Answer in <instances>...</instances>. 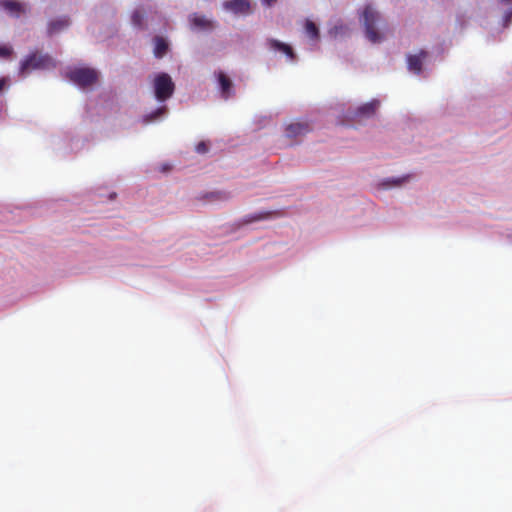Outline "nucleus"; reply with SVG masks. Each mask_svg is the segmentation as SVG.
<instances>
[{
    "label": "nucleus",
    "mask_w": 512,
    "mask_h": 512,
    "mask_svg": "<svg viewBox=\"0 0 512 512\" xmlns=\"http://www.w3.org/2000/svg\"><path fill=\"white\" fill-rule=\"evenodd\" d=\"M187 21L189 29L196 34H209L218 27V22L214 18L207 17L199 12L190 13Z\"/></svg>",
    "instance_id": "nucleus-10"
},
{
    "label": "nucleus",
    "mask_w": 512,
    "mask_h": 512,
    "mask_svg": "<svg viewBox=\"0 0 512 512\" xmlns=\"http://www.w3.org/2000/svg\"><path fill=\"white\" fill-rule=\"evenodd\" d=\"M64 76L72 85L88 93L99 85L101 73L87 64H77L67 66Z\"/></svg>",
    "instance_id": "nucleus-2"
},
{
    "label": "nucleus",
    "mask_w": 512,
    "mask_h": 512,
    "mask_svg": "<svg viewBox=\"0 0 512 512\" xmlns=\"http://www.w3.org/2000/svg\"><path fill=\"white\" fill-rule=\"evenodd\" d=\"M491 17L497 20L498 27L490 32L495 37V32L500 34L512 24V0H495L491 9Z\"/></svg>",
    "instance_id": "nucleus-8"
},
{
    "label": "nucleus",
    "mask_w": 512,
    "mask_h": 512,
    "mask_svg": "<svg viewBox=\"0 0 512 512\" xmlns=\"http://www.w3.org/2000/svg\"><path fill=\"white\" fill-rule=\"evenodd\" d=\"M381 102L378 98H372L368 102L361 103L357 107H349L344 111L345 118L349 120L370 119L380 108Z\"/></svg>",
    "instance_id": "nucleus-9"
},
{
    "label": "nucleus",
    "mask_w": 512,
    "mask_h": 512,
    "mask_svg": "<svg viewBox=\"0 0 512 512\" xmlns=\"http://www.w3.org/2000/svg\"><path fill=\"white\" fill-rule=\"evenodd\" d=\"M169 108L168 105L158 104L150 111L145 112L139 122L144 125H153L162 122L168 116Z\"/></svg>",
    "instance_id": "nucleus-19"
},
{
    "label": "nucleus",
    "mask_w": 512,
    "mask_h": 512,
    "mask_svg": "<svg viewBox=\"0 0 512 512\" xmlns=\"http://www.w3.org/2000/svg\"><path fill=\"white\" fill-rule=\"evenodd\" d=\"M510 243H512V235H508Z\"/></svg>",
    "instance_id": "nucleus-31"
},
{
    "label": "nucleus",
    "mask_w": 512,
    "mask_h": 512,
    "mask_svg": "<svg viewBox=\"0 0 512 512\" xmlns=\"http://www.w3.org/2000/svg\"><path fill=\"white\" fill-rule=\"evenodd\" d=\"M114 105V99L109 91L100 92L97 97H88L85 101L83 121L98 124L106 120Z\"/></svg>",
    "instance_id": "nucleus-3"
},
{
    "label": "nucleus",
    "mask_w": 512,
    "mask_h": 512,
    "mask_svg": "<svg viewBox=\"0 0 512 512\" xmlns=\"http://www.w3.org/2000/svg\"><path fill=\"white\" fill-rule=\"evenodd\" d=\"M91 135L84 133L83 126L60 130L49 136L48 145L58 157H67L80 152Z\"/></svg>",
    "instance_id": "nucleus-1"
},
{
    "label": "nucleus",
    "mask_w": 512,
    "mask_h": 512,
    "mask_svg": "<svg viewBox=\"0 0 512 512\" xmlns=\"http://www.w3.org/2000/svg\"><path fill=\"white\" fill-rule=\"evenodd\" d=\"M221 9L234 16H249L253 13L251 0H224L221 2Z\"/></svg>",
    "instance_id": "nucleus-16"
},
{
    "label": "nucleus",
    "mask_w": 512,
    "mask_h": 512,
    "mask_svg": "<svg viewBox=\"0 0 512 512\" xmlns=\"http://www.w3.org/2000/svg\"><path fill=\"white\" fill-rule=\"evenodd\" d=\"M72 18L68 14H61L48 19L46 23L45 36L52 39L72 26Z\"/></svg>",
    "instance_id": "nucleus-12"
},
{
    "label": "nucleus",
    "mask_w": 512,
    "mask_h": 512,
    "mask_svg": "<svg viewBox=\"0 0 512 512\" xmlns=\"http://www.w3.org/2000/svg\"><path fill=\"white\" fill-rule=\"evenodd\" d=\"M211 144L207 140H201L195 145V151L200 154L204 155L210 151Z\"/></svg>",
    "instance_id": "nucleus-27"
},
{
    "label": "nucleus",
    "mask_w": 512,
    "mask_h": 512,
    "mask_svg": "<svg viewBox=\"0 0 512 512\" xmlns=\"http://www.w3.org/2000/svg\"><path fill=\"white\" fill-rule=\"evenodd\" d=\"M173 168V165L169 162L161 163L159 166V171L163 174H168Z\"/></svg>",
    "instance_id": "nucleus-28"
},
{
    "label": "nucleus",
    "mask_w": 512,
    "mask_h": 512,
    "mask_svg": "<svg viewBox=\"0 0 512 512\" xmlns=\"http://www.w3.org/2000/svg\"><path fill=\"white\" fill-rule=\"evenodd\" d=\"M413 176V173H405L397 176L384 177L375 183V188L377 191H389L402 188L413 179Z\"/></svg>",
    "instance_id": "nucleus-15"
},
{
    "label": "nucleus",
    "mask_w": 512,
    "mask_h": 512,
    "mask_svg": "<svg viewBox=\"0 0 512 512\" xmlns=\"http://www.w3.org/2000/svg\"><path fill=\"white\" fill-rule=\"evenodd\" d=\"M357 15L363 27L365 38L372 44L382 43L385 40V34L378 26L381 15L373 8L372 4L366 3L358 9Z\"/></svg>",
    "instance_id": "nucleus-5"
},
{
    "label": "nucleus",
    "mask_w": 512,
    "mask_h": 512,
    "mask_svg": "<svg viewBox=\"0 0 512 512\" xmlns=\"http://www.w3.org/2000/svg\"><path fill=\"white\" fill-rule=\"evenodd\" d=\"M273 214L274 212L271 210H259L253 213H249L236 220L233 223V229L238 230L247 225L269 220L272 218Z\"/></svg>",
    "instance_id": "nucleus-18"
},
{
    "label": "nucleus",
    "mask_w": 512,
    "mask_h": 512,
    "mask_svg": "<svg viewBox=\"0 0 512 512\" xmlns=\"http://www.w3.org/2000/svg\"><path fill=\"white\" fill-rule=\"evenodd\" d=\"M349 33V27L342 23L338 22L332 27L329 28L328 34L331 38L337 39L338 37H344L347 36Z\"/></svg>",
    "instance_id": "nucleus-23"
},
{
    "label": "nucleus",
    "mask_w": 512,
    "mask_h": 512,
    "mask_svg": "<svg viewBox=\"0 0 512 512\" xmlns=\"http://www.w3.org/2000/svg\"><path fill=\"white\" fill-rule=\"evenodd\" d=\"M268 50L279 53L285 56L286 60L290 63H297L298 55L291 44L283 42L276 38L269 37L265 43Z\"/></svg>",
    "instance_id": "nucleus-14"
},
{
    "label": "nucleus",
    "mask_w": 512,
    "mask_h": 512,
    "mask_svg": "<svg viewBox=\"0 0 512 512\" xmlns=\"http://www.w3.org/2000/svg\"><path fill=\"white\" fill-rule=\"evenodd\" d=\"M57 60L49 53L41 54L37 49L30 51L20 61L18 65V74L26 77L33 71H46L55 69Z\"/></svg>",
    "instance_id": "nucleus-7"
},
{
    "label": "nucleus",
    "mask_w": 512,
    "mask_h": 512,
    "mask_svg": "<svg viewBox=\"0 0 512 512\" xmlns=\"http://www.w3.org/2000/svg\"><path fill=\"white\" fill-rule=\"evenodd\" d=\"M15 55L14 47L9 42H0V61L12 60Z\"/></svg>",
    "instance_id": "nucleus-24"
},
{
    "label": "nucleus",
    "mask_w": 512,
    "mask_h": 512,
    "mask_svg": "<svg viewBox=\"0 0 512 512\" xmlns=\"http://www.w3.org/2000/svg\"><path fill=\"white\" fill-rule=\"evenodd\" d=\"M260 1H261L262 6H264L265 8H272L277 3V0H260Z\"/></svg>",
    "instance_id": "nucleus-29"
},
{
    "label": "nucleus",
    "mask_w": 512,
    "mask_h": 512,
    "mask_svg": "<svg viewBox=\"0 0 512 512\" xmlns=\"http://www.w3.org/2000/svg\"><path fill=\"white\" fill-rule=\"evenodd\" d=\"M213 78L221 99L229 100L235 96V84L226 71L222 69L215 70Z\"/></svg>",
    "instance_id": "nucleus-11"
},
{
    "label": "nucleus",
    "mask_w": 512,
    "mask_h": 512,
    "mask_svg": "<svg viewBox=\"0 0 512 512\" xmlns=\"http://www.w3.org/2000/svg\"><path fill=\"white\" fill-rule=\"evenodd\" d=\"M117 193L114 191H111L107 194V201L112 202L116 199Z\"/></svg>",
    "instance_id": "nucleus-30"
},
{
    "label": "nucleus",
    "mask_w": 512,
    "mask_h": 512,
    "mask_svg": "<svg viewBox=\"0 0 512 512\" xmlns=\"http://www.w3.org/2000/svg\"><path fill=\"white\" fill-rule=\"evenodd\" d=\"M150 91L158 104L167 105L176 91V84L166 71H157L149 75Z\"/></svg>",
    "instance_id": "nucleus-6"
},
{
    "label": "nucleus",
    "mask_w": 512,
    "mask_h": 512,
    "mask_svg": "<svg viewBox=\"0 0 512 512\" xmlns=\"http://www.w3.org/2000/svg\"><path fill=\"white\" fill-rule=\"evenodd\" d=\"M0 11L12 19H20L30 12V5L21 0H0Z\"/></svg>",
    "instance_id": "nucleus-13"
},
{
    "label": "nucleus",
    "mask_w": 512,
    "mask_h": 512,
    "mask_svg": "<svg viewBox=\"0 0 512 512\" xmlns=\"http://www.w3.org/2000/svg\"><path fill=\"white\" fill-rule=\"evenodd\" d=\"M147 15L143 8H135L130 16L131 25L138 31H144L147 29L146 23Z\"/></svg>",
    "instance_id": "nucleus-22"
},
{
    "label": "nucleus",
    "mask_w": 512,
    "mask_h": 512,
    "mask_svg": "<svg viewBox=\"0 0 512 512\" xmlns=\"http://www.w3.org/2000/svg\"><path fill=\"white\" fill-rule=\"evenodd\" d=\"M12 81L9 75L0 76V97L9 91Z\"/></svg>",
    "instance_id": "nucleus-26"
},
{
    "label": "nucleus",
    "mask_w": 512,
    "mask_h": 512,
    "mask_svg": "<svg viewBox=\"0 0 512 512\" xmlns=\"http://www.w3.org/2000/svg\"><path fill=\"white\" fill-rule=\"evenodd\" d=\"M443 53L442 45L437 46L433 51L421 49L416 54L409 53L406 56L407 69L413 75L427 78L431 73L433 62L436 61V58L441 57Z\"/></svg>",
    "instance_id": "nucleus-4"
},
{
    "label": "nucleus",
    "mask_w": 512,
    "mask_h": 512,
    "mask_svg": "<svg viewBox=\"0 0 512 512\" xmlns=\"http://www.w3.org/2000/svg\"><path fill=\"white\" fill-rule=\"evenodd\" d=\"M153 56L156 59L164 58L171 51V41L167 36L155 35L152 38Z\"/></svg>",
    "instance_id": "nucleus-20"
},
{
    "label": "nucleus",
    "mask_w": 512,
    "mask_h": 512,
    "mask_svg": "<svg viewBox=\"0 0 512 512\" xmlns=\"http://www.w3.org/2000/svg\"><path fill=\"white\" fill-rule=\"evenodd\" d=\"M311 131V126L307 122H292L285 126L284 134L287 138H296L306 135Z\"/></svg>",
    "instance_id": "nucleus-21"
},
{
    "label": "nucleus",
    "mask_w": 512,
    "mask_h": 512,
    "mask_svg": "<svg viewBox=\"0 0 512 512\" xmlns=\"http://www.w3.org/2000/svg\"><path fill=\"white\" fill-rule=\"evenodd\" d=\"M303 34L309 40V51H316L320 49L319 43L321 41V33L319 25L311 20L305 18L303 21Z\"/></svg>",
    "instance_id": "nucleus-17"
},
{
    "label": "nucleus",
    "mask_w": 512,
    "mask_h": 512,
    "mask_svg": "<svg viewBox=\"0 0 512 512\" xmlns=\"http://www.w3.org/2000/svg\"><path fill=\"white\" fill-rule=\"evenodd\" d=\"M204 200H227L229 198V193L225 191H212V192H206L201 197Z\"/></svg>",
    "instance_id": "nucleus-25"
}]
</instances>
